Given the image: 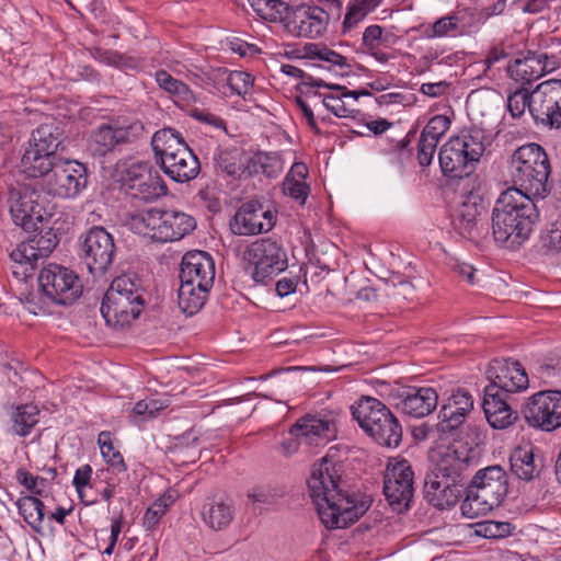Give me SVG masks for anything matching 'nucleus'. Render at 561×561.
I'll return each instance as SVG.
<instances>
[{"instance_id":"obj_1","label":"nucleus","mask_w":561,"mask_h":561,"mask_svg":"<svg viewBox=\"0 0 561 561\" xmlns=\"http://www.w3.org/2000/svg\"><path fill=\"white\" fill-rule=\"evenodd\" d=\"M342 467L322 458L314 463L308 479L310 497L321 523L328 529L345 528L368 510L370 501L357 500L343 488Z\"/></svg>"},{"instance_id":"obj_2","label":"nucleus","mask_w":561,"mask_h":561,"mask_svg":"<svg viewBox=\"0 0 561 561\" xmlns=\"http://www.w3.org/2000/svg\"><path fill=\"white\" fill-rule=\"evenodd\" d=\"M538 216L533 198L516 188H507L492 211L494 241L508 249L518 248L528 240Z\"/></svg>"},{"instance_id":"obj_3","label":"nucleus","mask_w":561,"mask_h":561,"mask_svg":"<svg viewBox=\"0 0 561 561\" xmlns=\"http://www.w3.org/2000/svg\"><path fill=\"white\" fill-rule=\"evenodd\" d=\"M550 162L542 147L527 144L515 150L510 162V176L520 193L543 198L549 192Z\"/></svg>"},{"instance_id":"obj_4","label":"nucleus","mask_w":561,"mask_h":561,"mask_svg":"<svg viewBox=\"0 0 561 561\" xmlns=\"http://www.w3.org/2000/svg\"><path fill=\"white\" fill-rule=\"evenodd\" d=\"M507 476L499 466L479 470L460 505L465 517L474 519L497 507L507 494Z\"/></svg>"},{"instance_id":"obj_5","label":"nucleus","mask_w":561,"mask_h":561,"mask_svg":"<svg viewBox=\"0 0 561 561\" xmlns=\"http://www.w3.org/2000/svg\"><path fill=\"white\" fill-rule=\"evenodd\" d=\"M144 304L140 284L128 275H121L106 290L101 313L108 325L123 328L138 318Z\"/></svg>"},{"instance_id":"obj_6","label":"nucleus","mask_w":561,"mask_h":561,"mask_svg":"<svg viewBox=\"0 0 561 561\" xmlns=\"http://www.w3.org/2000/svg\"><path fill=\"white\" fill-rule=\"evenodd\" d=\"M131 229L158 242H174L196 228L193 216L180 210L150 208L130 218Z\"/></svg>"},{"instance_id":"obj_7","label":"nucleus","mask_w":561,"mask_h":561,"mask_svg":"<svg viewBox=\"0 0 561 561\" xmlns=\"http://www.w3.org/2000/svg\"><path fill=\"white\" fill-rule=\"evenodd\" d=\"M360 428L377 444L397 447L402 439V427L391 411L378 399L363 397L351 407Z\"/></svg>"},{"instance_id":"obj_8","label":"nucleus","mask_w":561,"mask_h":561,"mask_svg":"<svg viewBox=\"0 0 561 561\" xmlns=\"http://www.w3.org/2000/svg\"><path fill=\"white\" fill-rule=\"evenodd\" d=\"M484 152L482 133L472 130L451 137L439 150V165L445 175L463 178L476 168Z\"/></svg>"},{"instance_id":"obj_9","label":"nucleus","mask_w":561,"mask_h":561,"mask_svg":"<svg viewBox=\"0 0 561 561\" xmlns=\"http://www.w3.org/2000/svg\"><path fill=\"white\" fill-rule=\"evenodd\" d=\"M467 440H455L447 446L433 450L431 458L435 463L434 473L437 478H450L461 481L462 472L476 457V447L484 438L483 431L477 425H467Z\"/></svg>"},{"instance_id":"obj_10","label":"nucleus","mask_w":561,"mask_h":561,"mask_svg":"<svg viewBox=\"0 0 561 561\" xmlns=\"http://www.w3.org/2000/svg\"><path fill=\"white\" fill-rule=\"evenodd\" d=\"M43 191L30 185H20L9 191L8 204L12 219L24 230H36L38 224L48 220L54 205L46 202Z\"/></svg>"},{"instance_id":"obj_11","label":"nucleus","mask_w":561,"mask_h":561,"mask_svg":"<svg viewBox=\"0 0 561 561\" xmlns=\"http://www.w3.org/2000/svg\"><path fill=\"white\" fill-rule=\"evenodd\" d=\"M145 126L138 119L118 117L101 124L91 134L90 149L100 157L113 152L119 145L136 141L145 135Z\"/></svg>"},{"instance_id":"obj_12","label":"nucleus","mask_w":561,"mask_h":561,"mask_svg":"<svg viewBox=\"0 0 561 561\" xmlns=\"http://www.w3.org/2000/svg\"><path fill=\"white\" fill-rule=\"evenodd\" d=\"M85 167L76 160H58L47 178L41 182V190L49 196L73 198L85 187Z\"/></svg>"},{"instance_id":"obj_13","label":"nucleus","mask_w":561,"mask_h":561,"mask_svg":"<svg viewBox=\"0 0 561 561\" xmlns=\"http://www.w3.org/2000/svg\"><path fill=\"white\" fill-rule=\"evenodd\" d=\"M243 257L252 268L251 275L256 283H264L287 267L285 251L271 239H261L251 243L247 247Z\"/></svg>"},{"instance_id":"obj_14","label":"nucleus","mask_w":561,"mask_h":561,"mask_svg":"<svg viewBox=\"0 0 561 561\" xmlns=\"http://www.w3.org/2000/svg\"><path fill=\"white\" fill-rule=\"evenodd\" d=\"M383 493L396 512L409 507L414 493V472L404 458H391L383 477Z\"/></svg>"},{"instance_id":"obj_15","label":"nucleus","mask_w":561,"mask_h":561,"mask_svg":"<svg viewBox=\"0 0 561 561\" xmlns=\"http://www.w3.org/2000/svg\"><path fill=\"white\" fill-rule=\"evenodd\" d=\"M38 284L47 299L58 305L72 304L82 293L78 275L58 264L45 266L39 273Z\"/></svg>"},{"instance_id":"obj_16","label":"nucleus","mask_w":561,"mask_h":561,"mask_svg":"<svg viewBox=\"0 0 561 561\" xmlns=\"http://www.w3.org/2000/svg\"><path fill=\"white\" fill-rule=\"evenodd\" d=\"M523 414L529 426L543 432L561 427V391L541 390L527 398Z\"/></svg>"},{"instance_id":"obj_17","label":"nucleus","mask_w":561,"mask_h":561,"mask_svg":"<svg viewBox=\"0 0 561 561\" xmlns=\"http://www.w3.org/2000/svg\"><path fill=\"white\" fill-rule=\"evenodd\" d=\"M121 181L127 194L145 202L167 195L168 188L161 175L146 162H134L121 172Z\"/></svg>"},{"instance_id":"obj_18","label":"nucleus","mask_w":561,"mask_h":561,"mask_svg":"<svg viewBox=\"0 0 561 561\" xmlns=\"http://www.w3.org/2000/svg\"><path fill=\"white\" fill-rule=\"evenodd\" d=\"M330 14L321 7L302 3L288 9L282 23L294 37L316 39L322 37L329 26Z\"/></svg>"},{"instance_id":"obj_19","label":"nucleus","mask_w":561,"mask_h":561,"mask_svg":"<svg viewBox=\"0 0 561 561\" xmlns=\"http://www.w3.org/2000/svg\"><path fill=\"white\" fill-rule=\"evenodd\" d=\"M58 239L50 230L38 233L21 242L10 253L13 262L12 274L18 279L30 277L34 271L35 263L44 259L55 249Z\"/></svg>"},{"instance_id":"obj_20","label":"nucleus","mask_w":561,"mask_h":561,"mask_svg":"<svg viewBox=\"0 0 561 561\" xmlns=\"http://www.w3.org/2000/svg\"><path fill=\"white\" fill-rule=\"evenodd\" d=\"M115 243L103 227H93L80 237V256L92 274H103L112 265Z\"/></svg>"},{"instance_id":"obj_21","label":"nucleus","mask_w":561,"mask_h":561,"mask_svg":"<svg viewBox=\"0 0 561 561\" xmlns=\"http://www.w3.org/2000/svg\"><path fill=\"white\" fill-rule=\"evenodd\" d=\"M276 216L264 208L257 201H250L240 206L230 221V229L238 236H254L272 230Z\"/></svg>"},{"instance_id":"obj_22","label":"nucleus","mask_w":561,"mask_h":561,"mask_svg":"<svg viewBox=\"0 0 561 561\" xmlns=\"http://www.w3.org/2000/svg\"><path fill=\"white\" fill-rule=\"evenodd\" d=\"M336 424L332 415L307 414L291 427L290 435L307 446H324L336 437Z\"/></svg>"},{"instance_id":"obj_23","label":"nucleus","mask_w":561,"mask_h":561,"mask_svg":"<svg viewBox=\"0 0 561 561\" xmlns=\"http://www.w3.org/2000/svg\"><path fill=\"white\" fill-rule=\"evenodd\" d=\"M486 376L490 380L488 387H494V391L502 394L524 391L529 386L524 367L511 359L492 360L486 369Z\"/></svg>"},{"instance_id":"obj_24","label":"nucleus","mask_w":561,"mask_h":561,"mask_svg":"<svg viewBox=\"0 0 561 561\" xmlns=\"http://www.w3.org/2000/svg\"><path fill=\"white\" fill-rule=\"evenodd\" d=\"M557 67L554 57L541 51H527L508 65L507 72L511 79L526 85L552 72Z\"/></svg>"},{"instance_id":"obj_25","label":"nucleus","mask_w":561,"mask_h":561,"mask_svg":"<svg viewBox=\"0 0 561 561\" xmlns=\"http://www.w3.org/2000/svg\"><path fill=\"white\" fill-rule=\"evenodd\" d=\"M214 279L215 263L207 252L196 250L184 254L180 268V282L211 288Z\"/></svg>"},{"instance_id":"obj_26","label":"nucleus","mask_w":561,"mask_h":561,"mask_svg":"<svg viewBox=\"0 0 561 561\" xmlns=\"http://www.w3.org/2000/svg\"><path fill=\"white\" fill-rule=\"evenodd\" d=\"M558 102L561 104V80L541 82L530 93V114L535 121L550 126Z\"/></svg>"},{"instance_id":"obj_27","label":"nucleus","mask_w":561,"mask_h":561,"mask_svg":"<svg viewBox=\"0 0 561 561\" xmlns=\"http://www.w3.org/2000/svg\"><path fill=\"white\" fill-rule=\"evenodd\" d=\"M396 408L405 415L421 419L437 407L438 394L432 387H410L401 392Z\"/></svg>"},{"instance_id":"obj_28","label":"nucleus","mask_w":561,"mask_h":561,"mask_svg":"<svg viewBox=\"0 0 561 561\" xmlns=\"http://www.w3.org/2000/svg\"><path fill=\"white\" fill-rule=\"evenodd\" d=\"M473 410V398L465 389H458L443 404L437 428L442 433H449L465 423L466 416Z\"/></svg>"},{"instance_id":"obj_29","label":"nucleus","mask_w":561,"mask_h":561,"mask_svg":"<svg viewBox=\"0 0 561 561\" xmlns=\"http://www.w3.org/2000/svg\"><path fill=\"white\" fill-rule=\"evenodd\" d=\"M483 213L484 206L478 194L470 193L461 196L453 216L455 229L462 237L473 238L478 231V224Z\"/></svg>"},{"instance_id":"obj_30","label":"nucleus","mask_w":561,"mask_h":561,"mask_svg":"<svg viewBox=\"0 0 561 561\" xmlns=\"http://www.w3.org/2000/svg\"><path fill=\"white\" fill-rule=\"evenodd\" d=\"M483 410L493 428L504 430L517 420V413L507 404L504 394L494 391V387H485Z\"/></svg>"},{"instance_id":"obj_31","label":"nucleus","mask_w":561,"mask_h":561,"mask_svg":"<svg viewBox=\"0 0 561 561\" xmlns=\"http://www.w3.org/2000/svg\"><path fill=\"white\" fill-rule=\"evenodd\" d=\"M460 481L450 478H437L433 472L424 484L425 497L435 507L440 510L454 506L459 496Z\"/></svg>"},{"instance_id":"obj_32","label":"nucleus","mask_w":561,"mask_h":561,"mask_svg":"<svg viewBox=\"0 0 561 561\" xmlns=\"http://www.w3.org/2000/svg\"><path fill=\"white\" fill-rule=\"evenodd\" d=\"M398 42L399 37L393 32L385 31L378 24L368 25L362 36V46L380 62L390 59V56L383 49L391 48Z\"/></svg>"},{"instance_id":"obj_33","label":"nucleus","mask_w":561,"mask_h":561,"mask_svg":"<svg viewBox=\"0 0 561 561\" xmlns=\"http://www.w3.org/2000/svg\"><path fill=\"white\" fill-rule=\"evenodd\" d=\"M160 167L171 180L178 183L195 179L201 169L199 161L191 149L168 158V161H162Z\"/></svg>"},{"instance_id":"obj_34","label":"nucleus","mask_w":561,"mask_h":561,"mask_svg":"<svg viewBox=\"0 0 561 561\" xmlns=\"http://www.w3.org/2000/svg\"><path fill=\"white\" fill-rule=\"evenodd\" d=\"M234 517L232 504L224 499L207 502L202 511L204 523L214 530L226 529Z\"/></svg>"},{"instance_id":"obj_35","label":"nucleus","mask_w":561,"mask_h":561,"mask_svg":"<svg viewBox=\"0 0 561 561\" xmlns=\"http://www.w3.org/2000/svg\"><path fill=\"white\" fill-rule=\"evenodd\" d=\"M57 162L58 160H56L55 154L41 150L37 151L35 147L30 146L22 157L21 165L23 171L30 176H43L45 179Z\"/></svg>"},{"instance_id":"obj_36","label":"nucleus","mask_w":561,"mask_h":561,"mask_svg":"<svg viewBox=\"0 0 561 561\" xmlns=\"http://www.w3.org/2000/svg\"><path fill=\"white\" fill-rule=\"evenodd\" d=\"M383 0H347L345 14L342 22V33L347 34L358 25L377 8Z\"/></svg>"},{"instance_id":"obj_37","label":"nucleus","mask_w":561,"mask_h":561,"mask_svg":"<svg viewBox=\"0 0 561 561\" xmlns=\"http://www.w3.org/2000/svg\"><path fill=\"white\" fill-rule=\"evenodd\" d=\"M154 79L159 88L169 93L175 103L188 106L196 102V96L188 85L172 77L168 71L158 70L154 73Z\"/></svg>"},{"instance_id":"obj_38","label":"nucleus","mask_w":561,"mask_h":561,"mask_svg":"<svg viewBox=\"0 0 561 561\" xmlns=\"http://www.w3.org/2000/svg\"><path fill=\"white\" fill-rule=\"evenodd\" d=\"M511 470L520 480L530 481L539 474L530 445L516 447L510 457Z\"/></svg>"},{"instance_id":"obj_39","label":"nucleus","mask_w":561,"mask_h":561,"mask_svg":"<svg viewBox=\"0 0 561 561\" xmlns=\"http://www.w3.org/2000/svg\"><path fill=\"white\" fill-rule=\"evenodd\" d=\"M210 288L201 287L198 284L182 283L178 293V304L180 309L193 316L205 305Z\"/></svg>"},{"instance_id":"obj_40","label":"nucleus","mask_w":561,"mask_h":561,"mask_svg":"<svg viewBox=\"0 0 561 561\" xmlns=\"http://www.w3.org/2000/svg\"><path fill=\"white\" fill-rule=\"evenodd\" d=\"M62 141V130L58 123L49 122L39 125L32 134V141L30 146L36 150L56 153L58 147Z\"/></svg>"},{"instance_id":"obj_41","label":"nucleus","mask_w":561,"mask_h":561,"mask_svg":"<svg viewBox=\"0 0 561 561\" xmlns=\"http://www.w3.org/2000/svg\"><path fill=\"white\" fill-rule=\"evenodd\" d=\"M39 411L33 404H21L10 412L9 431L18 436H27L38 423Z\"/></svg>"},{"instance_id":"obj_42","label":"nucleus","mask_w":561,"mask_h":561,"mask_svg":"<svg viewBox=\"0 0 561 561\" xmlns=\"http://www.w3.org/2000/svg\"><path fill=\"white\" fill-rule=\"evenodd\" d=\"M304 56L327 64L328 68L348 69L351 64L347 57L336 53L322 44L308 43L304 46Z\"/></svg>"},{"instance_id":"obj_43","label":"nucleus","mask_w":561,"mask_h":561,"mask_svg":"<svg viewBox=\"0 0 561 561\" xmlns=\"http://www.w3.org/2000/svg\"><path fill=\"white\" fill-rule=\"evenodd\" d=\"M16 506L25 523H27L33 530L39 533L43 528L44 520L43 502L35 496L26 495L18 500Z\"/></svg>"},{"instance_id":"obj_44","label":"nucleus","mask_w":561,"mask_h":561,"mask_svg":"<svg viewBox=\"0 0 561 561\" xmlns=\"http://www.w3.org/2000/svg\"><path fill=\"white\" fill-rule=\"evenodd\" d=\"M249 3L262 20L268 22H282L289 9L287 0H249Z\"/></svg>"},{"instance_id":"obj_45","label":"nucleus","mask_w":561,"mask_h":561,"mask_svg":"<svg viewBox=\"0 0 561 561\" xmlns=\"http://www.w3.org/2000/svg\"><path fill=\"white\" fill-rule=\"evenodd\" d=\"M367 91H347L339 95H325L322 100L323 106L337 117H353L356 111L350 107L345 99L357 101L360 95H369Z\"/></svg>"},{"instance_id":"obj_46","label":"nucleus","mask_w":561,"mask_h":561,"mask_svg":"<svg viewBox=\"0 0 561 561\" xmlns=\"http://www.w3.org/2000/svg\"><path fill=\"white\" fill-rule=\"evenodd\" d=\"M92 468L89 465L79 467L73 477V485L78 492L79 497L85 505H92L98 502L96 496L91 494L93 488L96 489V482L91 481Z\"/></svg>"},{"instance_id":"obj_47","label":"nucleus","mask_w":561,"mask_h":561,"mask_svg":"<svg viewBox=\"0 0 561 561\" xmlns=\"http://www.w3.org/2000/svg\"><path fill=\"white\" fill-rule=\"evenodd\" d=\"M175 502V495L172 492H167L158 500H156L146 511L142 525L148 530H152L157 527L162 516L165 514L168 508Z\"/></svg>"},{"instance_id":"obj_48","label":"nucleus","mask_w":561,"mask_h":561,"mask_svg":"<svg viewBox=\"0 0 561 561\" xmlns=\"http://www.w3.org/2000/svg\"><path fill=\"white\" fill-rule=\"evenodd\" d=\"M98 444L104 460L117 473L125 472L126 466L122 454L113 446L110 432H101L98 437Z\"/></svg>"},{"instance_id":"obj_49","label":"nucleus","mask_w":561,"mask_h":561,"mask_svg":"<svg viewBox=\"0 0 561 561\" xmlns=\"http://www.w3.org/2000/svg\"><path fill=\"white\" fill-rule=\"evenodd\" d=\"M540 245L548 253L561 252V218L550 222L541 231Z\"/></svg>"},{"instance_id":"obj_50","label":"nucleus","mask_w":561,"mask_h":561,"mask_svg":"<svg viewBox=\"0 0 561 561\" xmlns=\"http://www.w3.org/2000/svg\"><path fill=\"white\" fill-rule=\"evenodd\" d=\"M251 161L268 178L277 176L283 170L282 159L276 153L259 152Z\"/></svg>"},{"instance_id":"obj_51","label":"nucleus","mask_w":561,"mask_h":561,"mask_svg":"<svg viewBox=\"0 0 561 561\" xmlns=\"http://www.w3.org/2000/svg\"><path fill=\"white\" fill-rule=\"evenodd\" d=\"M227 83L232 92L247 100V96L251 94L253 88V78L250 73L244 71H230Z\"/></svg>"},{"instance_id":"obj_52","label":"nucleus","mask_w":561,"mask_h":561,"mask_svg":"<svg viewBox=\"0 0 561 561\" xmlns=\"http://www.w3.org/2000/svg\"><path fill=\"white\" fill-rule=\"evenodd\" d=\"M507 108L513 117H520L525 110L530 111V94L526 89H517L507 98Z\"/></svg>"},{"instance_id":"obj_53","label":"nucleus","mask_w":561,"mask_h":561,"mask_svg":"<svg viewBox=\"0 0 561 561\" xmlns=\"http://www.w3.org/2000/svg\"><path fill=\"white\" fill-rule=\"evenodd\" d=\"M450 121L445 115H436L432 117L423 128L421 135L433 141L439 142L442 136L448 130Z\"/></svg>"},{"instance_id":"obj_54","label":"nucleus","mask_w":561,"mask_h":561,"mask_svg":"<svg viewBox=\"0 0 561 561\" xmlns=\"http://www.w3.org/2000/svg\"><path fill=\"white\" fill-rule=\"evenodd\" d=\"M21 302L24 305V308L32 314H45L48 312V301L47 297H43L42 294L37 291H30L27 294H23L20 297Z\"/></svg>"},{"instance_id":"obj_55","label":"nucleus","mask_w":561,"mask_h":561,"mask_svg":"<svg viewBox=\"0 0 561 561\" xmlns=\"http://www.w3.org/2000/svg\"><path fill=\"white\" fill-rule=\"evenodd\" d=\"M478 534L486 538H503L511 535L514 527L507 522L488 520L479 525Z\"/></svg>"},{"instance_id":"obj_56","label":"nucleus","mask_w":561,"mask_h":561,"mask_svg":"<svg viewBox=\"0 0 561 561\" xmlns=\"http://www.w3.org/2000/svg\"><path fill=\"white\" fill-rule=\"evenodd\" d=\"M283 191L291 198L298 201L301 205L305 204L309 195V186L306 182L293 180V176H286L283 183Z\"/></svg>"},{"instance_id":"obj_57","label":"nucleus","mask_w":561,"mask_h":561,"mask_svg":"<svg viewBox=\"0 0 561 561\" xmlns=\"http://www.w3.org/2000/svg\"><path fill=\"white\" fill-rule=\"evenodd\" d=\"M180 137V134L172 128H162L156 131L151 138V146L157 156L159 152H163L165 146L170 142L174 144V140Z\"/></svg>"},{"instance_id":"obj_58","label":"nucleus","mask_w":561,"mask_h":561,"mask_svg":"<svg viewBox=\"0 0 561 561\" xmlns=\"http://www.w3.org/2000/svg\"><path fill=\"white\" fill-rule=\"evenodd\" d=\"M165 405L157 399H146L138 401L134 408L133 413L135 416L153 417L159 411L164 409Z\"/></svg>"},{"instance_id":"obj_59","label":"nucleus","mask_w":561,"mask_h":561,"mask_svg":"<svg viewBox=\"0 0 561 561\" xmlns=\"http://www.w3.org/2000/svg\"><path fill=\"white\" fill-rule=\"evenodd\" d=\"M198 439L191 438L190 435L183 436L180 444L174 447V455L178 459L186 456L191 461H194L198 456Z\"/></svg>"},{"instance_id":"obj_60","label":"nucleus","mask_w":561,"mask_h":561,"mask_svg":"<svg viewBox=\"0 0 561 561\" xmlns=\"http://www.w3.org/2000/svg\"><path fill=\"white\" fill-rule=\"evenodd\" d=\"M436 147L437 142L433 141L432 138L427 139L420 135L417 142V160L421 165L427 167L432 163Z\"/></svg>"},{"instance_id":"obj_61","label":"nucleus","mask_w":561,"mask_h":561,"mask_svg":"<svg viewBox=\"0 0 561 561\" xmlns=\"http://www.w3.org/2000/svg\"><path fill=\"white\" fill-rule=\"evenodd\" d=\"M458 18L454 15L444 16L438 19L431 27L428 37H443L455 31L457 27Z\"/></svg>"},{"instance_id":"obj_62","label":"nucleus","mask_w":561,"mask_h":561,"mask_svg":"<svg viewBox=\"0 0 561 561\" xmlns=\"http://www.w3.org/2000/svg\"><path fill=\"white\" fill-rule=\"evenodd\" d=\"M241 153L238 150L234 151H226L219 156V165L220 168L229 175H234L241 170L240 163Z\"/></svg>"},{"instance_id":"obj_63","label":"nucleus","mask_w":561,"mask_h":561,"mask_svg":"<svg viewBox=\"0 0 561 561\" xmlns=\"http://www.w3.org/2000/svg\"><path fill=\"white\" fill-rule=\"evenodd\" d=\"M188 149V146L180 136L174 140V144L170 142L168 146H165L163 152H159L156 158L161 165L162 161H168V158H173L175 154H179L180 152Z\"/></svg>"},{"instance_id":"obj_64","label":"nucleus","mask_w":561,"mask_h":561,"mask_svg":"<svg viewBox=\"0 0 561 561\" xmlns=\"http://www.w3.org/2000/svg\"><path fill=\"white\" fill-rule=\"evenodd\" d=\"M450 84L447 81L426 82L420 87V92L430 98H439L447 93Z\"/></svg>"}]
</instances>
